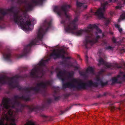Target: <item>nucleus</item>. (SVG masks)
<instances>
[{
  "mask_svg": "<svg viewBox=\"0 0 125 125\" xmlns=\"http://www.w3.org/2000/svg\"><path fill=\"white\" fill-rule=\"evenodd\" d=\"M51 80H49L46 82H42L36 84L35 87L20 88V90H22L25 92L26 95L20 96L18 95L14 96V97L11 99L9 98H3L2 103L0 104L1 108H0V111L2 109L3 113L1 115L2 118L0 119V125H8V122H10V125H16L15 123V114L19 112H21L23 108L26 107L30 111L37 110H43L46 107V105L50 104L52 102L50 98L47 99L46 102L42 106L37 105H26L21 104L18 99L23 100L26 101L31 100V91H34L36 93H42V89H46L48 86H51L52 84Z\"/></svg>",
  "mask_w": 125,
  "mask_h": 125,
  "instance_id": "obj_1",
  "label": "nucleus"
},
{
  "mask_svg": "<svg viewBox=\"0 0 125 125\" xmlns=\"http://www.w3.org/2000/svg\"><path fill=\"white\" fill-rule=\"evenodd\" d=\"M71 7L70 5L65 4L62 5L61 8L60 6H55L53 8L54 12L62 18L61 23L63 24L66 31L67 32L71 33L73 34L76 35L77 36H80L82 35L83 32H84L86 33L85 38L87 34L85 30H80L77 31V23L78 21V16L75 17L74 20L72 21H70V15L67 13L69 11L68 9Z\"/></svg>",
  "mask_w": 125,
  "mask_h": 125,
  "instance_id": "obj_2",
  "label": "nucleus"
},
{
  "mask_svg": "<svg viewBox=\"0 0 125 125\" xmlns=\"http://www.w3.org/2000/svg\"><path fill=\"white\" fill-rule=\"evenodd\" d=\"M51 22L45 20L43 26L39 29L37 34V37L35 39L32 40L28 44L25 46L21 54L20 55L19 58L26 56L27 54L31 51V48L33 45L38 44L40 41L42 42L43 36L51 27Z\"/></svg>",
  "mask_w": 125,
  "mask_h": 125,
  "instance_id": "obj_3",
  "label": "nucleus"
},
{
  "mask_svg": "<svg viewBox=\"0 0 125 125\" xmlns=\"http://www.w3.org/2000/svg\"><path fill=\"white\" fill-rule=\"evenodd\" d=\"M85 31L87 34L83 43L86 49L90 48L91 46L98 41L100 36L97 35L98 33H101L102 31L96 25L91 24L88 26V29Z\"/></svg>",
  "mask_w": 125,
  "mask_h": 125,
  "instance_id": "obj_4",
  "label": "nucleus"
},
{
  "mask_svg": "<svg viewBox=\"0 0 125 125\" xmlns=\"http://www.w3.org/2000/svg\"><path fill=\"white\" fill-rule=\"evenodd\" d=\"M16 7H11L7 9V11L10 12V14L11 20L14 21L22 29L30 31L32 28L30 27L31 26V21L30 20L26 21L24 20L25 17L20 15L17 10H15Z\"/></svg>",
  "mask_w": 125,
  "mask_h": 125,
  "instance_id": "obj_5",
  "label": "nucleus"
},
{
  "mask_svg": "<svg viewBox=\"0 0 125 125\" xmlns=\"http://www.w3.org/2000/svg\"><path fill=\"white\" fill-rule=\"evenodd\" d=\"M101 4L102 8H99L97 11L94 12L92 9L91 10L90 14H88L84 15V18L86 20H87L91 17L92 14H94L97 16L99 18H104V14L105 11V9L107 7L111 4L113 2H116L118 5L115 7L116 9H120L124 5H125V0H108L104 2V0H98Z\"/></svg>",
  "mask_w": 125,
  "mask_h": 125,
  "instance_id": "obj_6",
  "label": "nucleus"
},
{
  "mask_svg": "<svg viewBox=\"0 0 125 125\" xmlns=\"http://www.w3.org/2000/svg\"><path fill=\"white\" fill-rule=\"evenodd\" d=\"M65 54L66 52L64 49L62 48L60 50L57 49L56 50H54L52 53L51 54L50 56L53 57L54 59L60 58H61L62 60L65 59V60L60 62L61 65H63L67 67H74L76 69H78V68L77 66H74L72 64L70 63V62L66 60L70 59L71 58L70 57H65L64 55Z\"/></svg>",
  "mask_w": 125,
  "mask_h": 125,
  "instance_id": "obj_7",
  "label": "nucleus"
},
{
  "mask_svg": "<svg viewBox=\"0 0 125 125\" xmlns=\"http://www.w3.org/2000/svg\"><path fill=\"white\" fill-rule=\"evenodd\" d=\"M49 60V59L46 60L42 59L38 64L39 66L38 67H35L32 69L30 73V77L33 78H42L44 73V72L42 66H45L46 63Z\"/></svg>",
  "mask_w": 125,
  "mask_h": 125,
  "instance_id": "obj_8",
  "label": "nucleus"
},
{
  "mask_svg": "<svg viewBox=\"0 0 125 125\" xmlns=\"http://www.w3.org/2000/svg\"><path fill=\"white\" fill-rule=\"evenodd\" d=\"M29 77V75L26 74L22 76L16 75L10 78H8V80L7 82L5 78L2 77L0 78V83L2 84L7 83L9 85L10 88L12 89L19 87L17 79L20 78L23 79L24 78H28Z\"/></svg>",
  "mask_w": 125,
  "mask_h": 125,
  "instance_id": "obj_9",
  "label": "nucleus"
},
{
  "mask_svg": "<svg viewBox=\"0 0 125 125\" xmlns=\"http://www.w3.org/2000/svg\"><path fill=\"white\" fill-rule=\"evenodd\" d=\"M81 82H79L76 79L73 78L71 81L62 84V87L64 89L69 88H73L74 90H81Z\"/></svg>",
  "mask_w": 125,
  "mask_h": 125,
  "instance_id": "obj_10",
  "label": "nucleus"
},
{
  "mask_svg": "<svg viewBox=\"0 0 125 125\" xmlns=\"http://www.w3.org/2000/svg\"><path fill=\"white\" fill-rule=\"evenodd\" d=\"M30 1L25 3L24 5V8L26 12L32 10L35 6L42 5L43 0Z\"/></svg>",
  "mask_w": 125,
  "mask_h": 125,
  "instance_id": "obj_11",
  "label": "nucleus"
},
{
  "mask_svg": "<svg viewBox=\"0 0 125 125\" xmlns=\"http://www.w3.org/2000/svg\"><path fill=\"white\" fill-rule=\"evenodd\" d=\"M101 64L104 65L106 68L111 69L120 68L122 67L121 66L119 65L118 63L113 64L105 62L104 61L103 58H100L99 60V63L98 65L99 66Z\"/></svg>",
  "mask_w": 125,
  "mask_h": 125,
  "instance_id": "obj_12",
  "label": "nucleus"
},
{
  "mask_svg": "<svg viewBox=\"0 0 125 125\" xmlns=\"http://www.w3.org/2000/svg\"><path fill=\"white\" fill-rule=\"evenodd\" d=\"M86 3L85 2H81L77 0L76 2V6L77 9L76 10V13L79 14L80 13L86 10L87 7Z\"/></svg>",
  "mask_w": 125,
  "mask_h": 125,
  "instance_id": "obj_13",
  "label": "nucleus"
},
{
  "mask_svg": "<svg viewBox=\"0 0 125 125\" xmlns=\"http://www.w3.org/2000/svg\"><path fill=\"white\" fill-rule=\"evenodd\" d=\"M99 85V83L97 82L93 83L91 81H89L88 83L81 82V90L86 89L87 87H91L92 86L96 87Z\"/></svg>",
  "mask_w": 125,
  "mask_h": 125,
  "instance_id": "obj_14",
  "label": "nucleus"
},
{
  "mask_svg": "<svg viewBox=\"0 0 125 125\" xmlns=\"http://www.w3.org/2000/svg\"><path fill=\"white\" fill-rule=\"evenodd\" d=\"M66 73V70H64L63 71L61 70L59 71L57 73V76L60 80H61L63 83H64V82L65 80V78L64 76Z\"/></svg>",
  "mask_w": 125,
  "mask_h": 125,
  "instance_id": "obj_15",
  "label": "nucleus"
},
{
  "mask_svg": "<svg viewBox=\"0 0 125 125\" xmlns=\"http://www.w3.org/2000/svg\"><path fill=\"white\" fill-rule=\"evenodd\" d=\"M3 56L5 60H10L11 56V54L10 51L8 50L7 51L2 53Z\"/></svg>",
  "mask_w": 125,
  "mask_h": 125,
  "instance_id": "obj_16",
  "label": "nucleus"
},
{
  "mask_svg": "<svg viewBox=\"0 0 125 125\" xmlns=\"http://www.w3.org/2000/svg\"><path fill=\"white\" fill-rule=\"evenodd\" d=\"M7 14V12L4 9L0 8V21L3 20L4 17Z\"/></svg>",
  "mask_w": 125,
  "mask_h": 125,
  "instance_id": "obj_17",
  "label": "nucleus"
},
{
  "mask_svg": "<svg viewBox=\"0 0 125 125\" xmlns=\"http://www.w3.org/2000/svg\"><path fill=\"white\" fill-rule=\"evenodd\" d=\"M107 44V41L106 40H103L101 43V45H105L106 47L105 49L106 50H112L113 49V48L110 46H107L106 45Z\"/></svg>",
  "mask_w": 125,
  "mask_h": 125,
  "instance_id": "obj_18",
  "label": "nucleus"
},
{
  "mask_svg": "<svg viewBox=\"0 0 125 125\" xmlns=\"http://www.w3.org/2000/svg\"><path fill=\"white\" fill-rule=\"evenodd\" d=\"M96 80L97 81L99 82L98 83H99V85L102 87H103L107 85L108 83L107 82H104L99 77H97Z\"/></svg>",
  "mask_w": 125,
  "mask_h": 125,
  "instance_id": "obj_19",
  "label": "nucleus"
},
{
  "mask_svg": "<svg viewBox=\"0 0 125 125\" xmlns=\"http://www.w3.org/2000/svg\"><path fill=\"white\" fill-rule=\"evenodd\" d=\"M67 73L68 74L67 75V78L68 79H70L73 76L74 73L73 71H72L71 72H67L66 71V74Z\"/></svg>",
  "mask_w": 125,
  "mask_h": 125,
  "instance_id": "obj_20",
  "label": "nucleus"
},
{
  "mask_svg": "<svg viewBox=\"0 0 125 125\" xmlns=\"http://www.w3.org/2000/svg\"><path fill=\"white\" fill-rule=\"evenodd\" d=\"M112 83H122V82L121 81H118L117 78L115 77H114L112 78Z\"/></svg>",
  "mask_w": 125,
  "mask_h": 125,
  "instance_id": "obj_21",
  "label": "nucleus"
},
{
  "mask_svg": "<svg viewBox=\"0 0 125 125\" xmlns=\"http://www.w3.org/2000/svg\"><path fill=\"white\" fill-rule=\"evenodd\" d=\"M94 72V69L92 67H88L86 71V72L88 73L89 72H90L91 73H93Z\"/></svg>",
  "mask_w": 125,
  "mask_h": 125,
  "instance_id": "obj_22",
  "label": "nucleus"
},
{
  "mask_svg": "<svg viewBox=\"0 0 125 125\" xmlns=\"http://www.w3.org/2000/svg\"><path fill=\"white\" fill-rule=\"evenodd\" d=\"M110 19L107 18L105 19V23L106 26H107L110 22Z\"/></svg>",
  "mask_w": 125,
  "mask_h": 125,
  "instance_id": "obj_23",
  "label": "nucleus"
},
{
  "mask_svg": "<svg viewBox=\"0 0 125 125\" xmlns=\"http://www.w3.org/2000/svg\"><path fill=\"white\" fill-rule=\"evenodd\" d=\"M72 107H70L69 108H67L65 110L63 111H61L60 112V115H62L63 113H65V112L67 111L69 109H70Z\"/></svg>",
  "mask_w": 125,
  "mask_h": 125,
  "instance_id": "obj_24",
  "label": "nucleus"
},
{
  "mask_svg": "<svg viewBox=\"0 0 125 125\" xmlns=\"http://www.w3.org/2000/svg\"><path fill=\"white\" fill-rule=\"evenodd\" d=\"M79 74L81 76L85 77L86 76V73L84 72L79 71Z\"/></svg>",
  "mask_w": 125,
  "mask_h": 125,
  "instance_id": "obj_25",
  "label": "nucleus"
},
{
  "mask_svg": "<svg viewBox=\"0 0 125 125\" xmlns=\"http://www.w3.org/2000/svg\"><path fill=\"white\" fill-rule=\"evenodd\" d=\"M112 40L114 43H118V44H120V42H117L116 39L114 37H113L112 38Z\"/></svg>",
  "mask_w": 125,
  "mask_h": 125,
  "instance_id": "obj_26",
  "label": "nucleus"
},
{
  "mask_svg": "<svg viewBox=\"0 0 125 125\" xmlns=\"http://www.w3.org/2000/svg\"><path fill=\"white\" fill-rule=\"evenodd\" d=\"M120 18L122 20H124L125 19V13H123L120 16Z\"/></svg>",
  "mask_w": 125,
  "mask_h": 125,
  "instance_id": "obj_27",
  "label": "nucleus"
},
{
  "mask_svg": "<svg viewBox=\"0 0 125 125\" xmlns=\"http://www.w3.org/2000/svg\"><path fill=\"white\" fill-rule=\"evenodd\" d=\"M24 125H35L34 123H26Z\"/></svg>",
  "mask_w": 125,
  "mask_h": 125,
  "instance_id": "obj_28",
  "label": "nucleus"
},
{
  "mask_svg": "<svg viewBox=\"0 0 125 125\" xmlns=\"http://www.w3.org/2000/svg\"><path fill=\"white\" fill-rule=\"evenodd\" d=\"M115 27L116 28H117L118 29L120 27V25L118 24H115Z\"/></svg>",
  "mask_w": 125,
  "mask_h": 125,
  "instance_id": "obj_29",
  "label": "nucleus"
},
{
  "mask_svg": "<svg viewBox=\"0 0 125 125\" xmlns=\"http://www.w3.org/2000/svg\"><path fill=\"white\" fill-rule=\"evenodd\" d=\"M85 59L86 61L87 62H88V57L87 55H86L85 56Z\"/></svg>",
  "mask_w": 125,
  "mask_h": 125,
  "instance_id": "obj_30",
  "label": "nucleus"
},
{
  "mask_svg": "<svg viewBox=\"0 0 125 125\" xmlns=\"http://www.w3.org/2000/svg\"><path fill=\"white\" fill-rule=\"evenodd\" d=\"M59 96L55 97H54V100L55 101H57L59 99Z\"/></svg>",
  "mask_w": 125,
  "mask_h": 125,
  "instance_id": "obj_31",
  "label": "nucleus"
},
{
  "mask_svg": "<svg viewBox=\"0 0 125 125\" xmlns=\"http://www.w3.org/2000/svg\"><path fill=\"white\" fill-rule=\"evenodd\" d=\"M115 109V108L114 106H112L111 107V111H113Z\"/></svg>",
  "mask_w": 125,
  "mask_h": 125,
  "instance_id": "obj_32",
  "label": "nucleus"
},
{
  "mask_svg": "<svg viewBox=\"0 0 125 125\" xmlns=\"http://www.w3.org/2000/svg\"><path fill=\"white\" fill-rule=\"evenodd\" d=\"M110 14L111 16H112L114 15H115V12L114 11H111L110 12Z\"/></svg>",
  "mask_w": 125,
  "mask_h": 125,
  "instance_id": "obj_33",
  "label": "nucleus"
},
{
  "mask_svg": "<svg viewBox=\"0 0 125 125\" xmlns=\"http://www.w3.org/2000/svg\"><path fill=\"white\" fill-rule=\"evenodd\" d=\"M119 31L121 33L122 32V29L121 28H120L118 29Z\"/></svg>",
  "mask_w": 125,
  "mask_h": 125,
  "instance_id": "obj_34",
  "label": "nucleus"
},
{
  "mask_svg": "<svg viewBox=\"0 0 125 125\" xmlns=\"http://www.w3.org/2000/svg\"><path fill=\"white\" fill-rule=\"evenodd\" d=\"M104 71V70L103 69L101 70L99 72V73H101L103 72Z\"/></svg>",
  "mask_w": 125,
  "mask_h": 125,
  "instance_id": "obj_35",
  "label": "nucleus"
},
{
  "mask_svg": "<svg viewBox=\"0 0 125 125\" xmlns=\"http://www.w3.org/2000/svg\"><path fill=\"white\" fill-rule=\"evenodd\" d=\"M23 71H26L27 70V68H25V67L23 68Z\"/></svg>",
  "mask_w": 125,
  "mask_h": 125,
  "instance_id": "obj_36",
  "label": "nucleus"
},
{
  "mask_svg": "<svg viewBox=\"0 0 125 125\" xmlns=\"http://www.w3.org/2000/svg\"><path fill=\"white\" fill-rule=\"evenodd\" d=\"M42 116L43 117H44V118H47V116H46L44 115H42Z\"/></svg>",
  "mask_w": 125,
  "mask_h": 125,
  "instance_id": "obj_37",
  "label": "nucleus"
},
{
  "mask_svg": "<svg viewBox=\"0 0 125 125\" xmlns=\"http://www.w3.org/2000/svg\"><path fill=\"white\" fill-rule=\"evenodd\" d=\"M102 95L101 94H99L97 96V97L98 98H99L101 96H102Z\"/></svg>",
  "mask_w": 125,
  "mask_h": 125,
  "instance_id": "obj_38",
  "label": "nucleus"
},
{
  "mask_svg": "<svg viewBox=\"0 0 125 125\" xmlns=\"http://www.w3.org/2000/svg\"><path fill=\"white\" fill-rule=\"evenodd\" d=\"M109 33L111 35H113V33L112 32L110 31L109 32Z\"/></svg>",
  "mask_w": 125,
  "mask_h": 125,
  "instance_id": "obj_39",
  "label": "nucleus"
},
{
  "mask_svg": "<svg viewBox=\"0 0 125 125\" xmlns=\"http://www.w3.org/2000/svg\"><path fill=\"white\" fill-rule=\"evenodd\" d=\"M56 91L55 90L54 91V92L55 94H56L57 93V91Z\"/></svg>",
  "mask_w": 125,
  "mask_h": 125,
  "instance_id": "obj_40",
  "label": "nucleus"
},
{
  "mask_svg": "<svg viewBox=\"0 0 125 125\" xmlns=\"http://www.w3.org/2000/svg\"><path fill=\"white\" fill-rule=\"evenodd\" d=\"M102 36H103V37H104V36L105 35H104V33H102Z\"/></svg>",
  "mask_w": 125,
  "mask_h": 125,
  "instance_id": "obj_41",
  "label": "nucleus"
},
{
  "mask_svg": "<svg viewBox=\"0 0 125 125\" xmlns=\"http://www.w3.org/2000/svg\"><path fill=\"white\" fill-rule=\"evenodd\" d=\"M123 78H125V74H124L123 75Z\"/></svg>",
  "mask_w": 125,
  "mask_h": 125,
  "instance_id": "obj_42",
  "label": "nucleus"
},
{
  "mask_svg": "<svg viewBox=\"0 0 125 125\" xmlns=\"http://www.w3.org/2000/svg\"><path fill=\"white\" fill-rule=\"evenodd\" d=\"M120 77V75H118L117 76V78H119Z\"/></svg>",
  "mask_w": 125,
  "mask_h": 125,
  "instance_id": "obj_43",
  "label": "nucleus"
},
{
  "mask_svg": "<svg viewBox=\"0 0 125 125\" xmlns=\"http://www.w3.org/2000/svg\"><path fill=\"white\" fill-rule=\"evenodd\" d=\"M97 104V103H95V104H94V105H95V106H96Z\"/></svg>",
  "mask_w": 125,
  "mask_h": 125,
  "instance_id": "obj_44",
  "label": "nucleus"
},
{
  "mask_svg": "<svg viewBox=\"0 0 125 125\" xmlns=\"http://www.w3.org/2000/svg\"><path fill=\"white\" fill-rule=\"evenodd\" d=\"M51 74H52L53 73V72L52 71H51Z\"/></svg>",
  "mask_w": 125,
  "mask_h": 125,
  "instance_id": "obj_45",
  "label": "nucleus"
},
{
  "mask_svg": "<svg viewBox=\"0 0 125 125\" xmlns=\"http://www.w3.org/2000/svg\"><path fill=\"white\" fill-rule=\"evenodd\" d=\"M123 50L124 52H125V50L124 49H123Z\"/></svg>",
  "mask_w": 125,
  "mask_h": 125,
  "instance_id": "obj_46",
  "label": "nucleus"
},
{
  "mask_svg": "<svg viewBox=\"0 0 125 125\" xmlns=\"http://www.w3.org/2000/svg\"><path fill=\"white\" fill-rule=\"evenodd\" d=\"M103 95L104 96H105L106 95V93H104Z\"/></svg>",
  "mask_w": 125,
  "mask_h": 125,
  "instance_id": "obj_47",
  "label": "nucleus"
},
{
  "mask_svg": "<svg viewBox=\"0 0 125 125\" xmlns=\"http://www.w3.org/2000/svg\"><path fill=\"white\" fill-rule=\"evenodd\" d=\"M124 66H125V63H124Z\"/></svg>",
  "mask_w": 125,
  "mask_h": 125,
  "instance_id": "obj_48",
  "label": "nucleus"
},
{
  "mask_svg": "<svg viewBox=\"0 0 125 125\" xmlns=\"http://www.w3.org/2000/svg\"><path fill=\"white\" fill-rule=\"evenodd\" d=\"M57 68H56V70H57Z\"/></svg>",
  "mask_w": 125,
  "mask_h": 125,
  "instance_id": "obj_49",
  "label": "nucleus"
},
{
  "mask_svg": "<svg viewBox=\"0 0 125 125\" xmlns=\"http://www.w3.org/2000/svg\"><path fill=\"white\" fill-rule=\"evenodd\" d=\"M25 1H26V0H25Z\"/></svg>",
  "mask_w": 125,
  "mask_h": 125,
  "instance_id": "obj_50",
  "label": "nucleus"
}]
</instances>
